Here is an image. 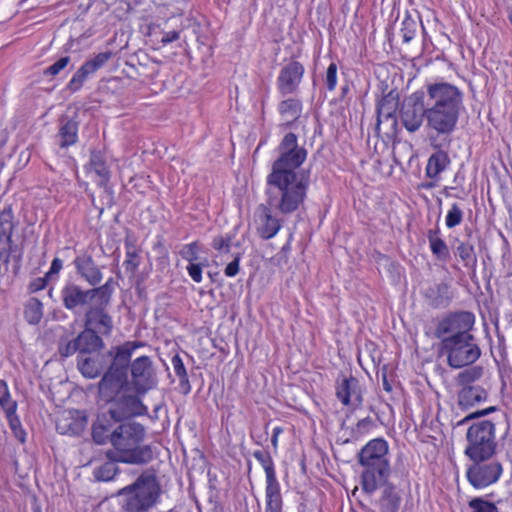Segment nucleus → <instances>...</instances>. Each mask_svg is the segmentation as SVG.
<instances>
[{"label":"nucleus","instance_id":"1","mask_svg":"<svg viewBox=\"0 0 512 512\" xmlns=\"http://www.w3.org/2000/svg\"><path fill=\"white\" fill-rule=\"evenodd\" d=\"M278 157L266 177L268 204L282 215L300 210L310 186L308 172L298 170L307 158V150L298 144L294 133L286 134L277 147Z\"/></svg>","mask_w":512,"mask_h":512},{"label":"nucleus","instance_id":"2","mask_svg":"<svg viewBox=\"0 0 512 512\" xmlns=\"http://www.w3.org/2000/svg\"><path fill=\"white\" fill-rule=\"evenodd\" d=\"M426 128L438 136L451 135L464 110L463 93L448 82L426 85Z\"/></svg>","mask_w":512,"mask_h":512},{"label":"nucleus","instance_id":"3","mask_svg":"<svg viewBox=\"0 0 512 512\" xmlns=\"http://www.w3.org/2000/svg\"><path fill=\"white\" fill-rule=\"evenodd\" d=\"M146 431L138 422L129 421L114 428L111 438L112 449L107 457L113 462L144 464L152 459V450L143 441Z\"/></svg>","mask_w":512,"mask_h":512},{"label":"nucleus","instance_id":"4","mask_svg":"<svg viewBox=\"0 0 512 512\" xmlns=\"http://www.w3.org/2000/svg\"><path fill=\"white\" fill-rule=\"evenodd\" d=\"M388 453L389 445L383 438L370 440L359 451L361 487L365 493L372 494L387 482L391 472Z\"/></svg>","mask_w":512,"mask_h":512},{"label":"nucleus","instance_id":"5","mask_svg":"<svg viewBox=\"0 0 512 512\" xmlns=\"http://www.w3.org/2000/svg\"><path fill=\"white\" fill-rule=\"evenodd\" d=\"M125 512H148L158 501L160 487L152 474H142L137 480L118 491Z\"/></svg>","mask_w":512,"mask_h":512},{"label":"nucleus","instance_id":"6","mask_svg":"<svg viewBox=\"0 0 512 512\" xmlns=\"http://www.w3.org/2000/svg\"><path fill=\"white\" fill-rule=\"evenodd\" d=\"M465 454L471 460H488L495 452V425L489 420L473 423L466 433Z\"/></svg>","mask_w":512,"mask_h":512},{"label":"nucleus","instance_id":"7","mask_svg":"<svg viewBox=\"0 0 512 512\" xmlns=\"http://www.w3.org/2000/svg\"><path fill=\"white\" fill-rule=\"evenodd\" d=\"M443 349L448 353V364L453 368H461L474 363L480 357V349L472 336L464 338H443Z\"/></svg>","mask_w":512,"mask_h":512},{"label":"nucleus","instance_id":"8","mask_svg":"<svg viewBox=\"0 0 512 512\" xmlns=\"http://www.w3.org/2000/svg\"><path fill=\"white\" fill-rule=\"evenodd\" d=\"M97 295H101L105 303L109 301L107 284L99 288L84 290L73 282H67L61 290L63 305L68 310L87 305Z\"/></svg>","mask_w":512,"mask_h":512},{"label":"nucleus","instance_id":"9","mask_svg":"<svg viewBox=\"0 0 512 512\" xmlns=\"http://www.w3.org/2000/svg\"><path fill=\"white\" fill-rule=\"evenodd\" d=\"M475 322L474 314L471 312H459L443 319L436 330L437 337L441 338H464L472 336L469 332Z\"/></svg>","mask_w":512,"mask_h":512},{"label":"nucleus","instance_id":"10","mask_svg":"<svg viewBox=\"0 0 512 512\" xmlns=\"http://www.w3.org/2000/svg\"><path fill=\"white\" fill-rule=\"evenodd\" d=\"M472 461L474 464L467 470V478L473 487L482 489L499 480L502 466L498 461L491 458Z\"/></svg>","mask_w":512,"mask_h":512},{"label":"nucleus","instance_id":"11","mask_svg":"<svg viewBox=\"0 0 512 512\" xmlns=\"http://www.w3.org/2000/svg\"><path fill=\"white\" fill-rule=\"evenodd\" d=\"M271 207L266 200V204H260L256 207L253 214V226L258 236L264 240H269L277 235L282 227L280 219L273 215ZM275 211H277L274 208Z\"/></svg>","mask_w":512,"mask_h":512},{"label":"nucleus","instance_id":"12","mask_svg":"<svg viewBox=\"0 0 512 512\" xmlns=\"http://www.w3.org/2000/svg\"><path fill=\"white\" fill-rule=\"evenodd\" d=\"M98 391L101 400L116 402L124 392L130 391L127 374L108 369L99 382Z\"/></svg>","mask_w":512,"mask_h":512},{"label":"nucleus","instance_id":"13","mask_svg":"<svg viewBox=\"0 0 512 512\" xmlns=\"http://www.w3.org/2000/svg\"><path fill=\"white\" fill-rule=\"evenodd\" d=\"M131 375L136 393L144 395L157 384L152 362L149 357L141 356L131 364Z\"/></svg>","mask_w":512,"mask_h":512},{"label":"nucleus","instance_id":"14","mask_svg":"<svg viewBox=\"0 0 512 512\" xmlns=\"http://www.w3.org/2000/svg\"><path fill=\"white\" fill-rule=\"evenodd\" d=\"M111 57L112 53L106 51L98 53L93 58L85 61L68 82V89L73 92L78 91L83 86L84 82L101 69Z\"/></svg>","mask_w":512,"mask_h":512},{"label":"nucleus","instance_id":"15","mask_svg":"<svg viewBox=\"0 0 512 512\" xmlns=\"http://www.w3.org/2000/svg\"><path fill=\"white\" fill-rule=\"evenodd\" d=\"M139 394L124 392L115 402L116 408L110 410L111 418L120 421L130 416H141L148 413V408L142 403Z\"/></svg>","mask_w":512,"mask_h":512},{"label":"nucleus","instance_id":"16","mask_svg":"<svg viewBox=\"0 0 512 512\" xmlns=\"http://www.w3.org/2000/svg\"><path fill=\"white\" fill-rule=\"evenodd\" d=\"M304 67L297 61L286 64L277 77V88L283 95L293 94L297 91L303 75Z\"/></svg>","mask_w":512,"mask_h":512},{"label":"nucleus","instance_id":"17","mask_svg":"<svg viewBox=\"0 0 512 512\" xmlns=\"http://www.w3.org/2000/svg\"><path fill=\"white\" fill-rule=\"evenodd\" d=\"M87 415L84 411L67 409L59 413L56 429L64 435H79L87 426Z\"/></svg>","mask_w":512,"mask_h":512},{"label":"nucleus","instance_id":"18","mask_svg":"<svg viewBox=\"0 0 512 512\" xmlns=\"http://www.w3.org/2000/svg\"><path fill=\"white\" fill-rule=\"evenodd\" d=\"M336 396L345 406L358 408L362 405V391L359 382L354 377H343L336 384Z\"/></svg>","mask_w":512,"mask_h":512},{"label":"nucleus","instance_id":"19","mask_svg":"<svg viewBox=\"0 0 512 512\" xmlns=\"http://www.w3.org/2000/svg\"><path fill=\"white\" fill-rule=\"evenodd\" d=\"M85 326L102 335H110L113 321L102 306H92L85 314Z\"/></svg>","mask_w":512,"mask_h":512},{"label":"nucleus","instance_id":"20","mask_svg":"<svg viewBox=\"0 0 512 512\" xmlns=\"http://www.w3.org/2000/svg\"><path fill=\"white\" fill-rule=\"evenodd\" d=\"M143 346L141 342L128 341L120 346L112 348L107 356L112 358L110 370L127 374V366L132 354L138 347Z\"/></svg>","mask_w":512,"mask_h":512},{"label":"nucleus","instance_id":"21","mask_svg":"<svg viewBox=\"0 0 512 512\" xmlns=\"http://www.w3.org/2000/svg\"><path fill=\"white\" fill-rule=\"evenodd\" d=\"M103 345L102 339L99 337L98 332L86 328L85 331L80 333L78 337L67 345L66 355L75 351H80L81 354H86L92 350H96Z\"/></svg>","mask_w":512,"mask_h":512},{"label":"nucleus","instance_id":"22","mask_svg":"<svg viewBox=\"0 0 512 512\" xmlns=\"http://www.w3.org/2000/svg\"><path fill=\"white\" fill-rule=\"evenodd\" d=\"M74 265L82 278H84L90 285H98L102 280V272L95 264L93 258L89 254L78 255L74 259Z\"/></svg>","mask_w":512,"mask_h":512},{"label":"nucleus","instance_id":"23","mask_svg":"<svg viewBox=\"0 0 512 512\" xmlns=\"http://www.w3.org/2000/svg\"><path fill=\"white\" fill-rule=\"evenodd\" d=\"M90 173L94 175L95 181L104 186L110 179V171L106 164L103 154L100 151H93L91 153L89 162Z\"/></svg>","mask_w":512,"mask_h":512},{"label":"nucleus","instance_id":"24","mask_svg":"<svg viewBox=\"0 0 512 512\" xmlns=\"http://www.w3.org/2000/svg\"><path fill=\"white\" fill-rule=\"evenodd\" d=\"M424 119L426 120V107L421 108L414 104L405 107L402 112V123L409 132L419 130Z\"/></svg>","mask_w":512,"mask_h":512},{"label":"nucleus","instance_id":"25","mask_svg":"<svg viewBox=\"0 0 512 512\" xmlns=\"http://www.w3.org/2000/svg\"><path fill=\"white\" fill-rule=\"evenodd\" d=\"M487 398V392L480 386H466L458 396V404L463 409L473 407Z\"/></svg>","mask_w":512,"mask_h":512},{"label":"nucleus","instance_id":"26","mask_svg":"<svg viewBox=\"0 0 512 512\" xmlns=\"http://www.w3.org/2000/svg\"><path fill=\"white\" fill-rule=\"evenodd\" d=\"M282 498L280 486L275 477L266 479V512H281Z\"/></svg>","mask_w":512,"mask_h":512},{"label":"nucleus","instance_id":"27","mask_svg":"<svg viewBox=\"0 0 512 512\" xmlns=\"http://www.w3.org/2000/svg\"><path fill=\"white\" fill-rule=\"evenodd\" d=\"M449 164L450 159L447 153L443 151L433 153L429 157L426 165V176L434 179L435 181H438L440 174L448 167Z\"/></svg>","mask_w":512,"mask_h":512},{"label":"nucleus","instance_id":"28","mask_svg":"<svg viewBox=\"0 0 512 512\" xmlns=\"http://www.w3.org/2000/svg\"><path fill=\"white\" fill-rule=\"evenodd\" d=\"M278 111L283 124L290 125L300 117L302 103L297 99L289 98L279 103Z\"/></svg>","mask_w":512,"mask_h":512},{"label":"nucleus","instance_id":"29","mask_svg":"<svg viewBox=\"0 0 512 512\" xmlns=\"http://www.w3.org/2000/svg\"><path fill=\"white\" fill-rule=\"evenodd\" d=\"M14 229L13 213L11 209H5L0 213V246L10 249Z\"/></svg>","mask_w":512,"mask_h":512},{"label":"nucleus","instance_id":"30","mask_svg":"<svg viewBox=\"0 0 512 512\" xmlns=\"http://www.w3.org/2000/svg\"><path fill=\"white\" fill-rule=\"evenodd\" d=\"M113 430L114 428H112L107 417L105 415L99 416L92 426L93 440L99 445L105 444L108 441L111 443Z\"/></svg>","mask_w":512,"mask_h":512},{"label":"nucleus","instance_id":"31","mask_svg":"<svg viewBox=\"0 0 512 512\" xmlns=\"http://www.w3.org/2000/svg\"><path fill=\"white\" fill-rule=\"evenodd\" d=\"M78 368L82 375L86 378H96L103 369V365L98 357H86L81 354L78 360Z\"/></svg>","mask_w":512,"mask_h":512},{"label":"nucleus","instance_id":"32","mask_svg":"<svg viewBox=\"0 0 512 512\" xmlns=\"http://www.w3.org/2000/svg\"><path fill=\"white\" fill-rule=\"evenodd\" d=\"M428 241L431 252L441 261H447L450 252L447 244L440 238L439 230H430L428 232Z\"/></svg>","mask_w":512,"mask_h":512},{"label":"nucleus","instance_id":"33","mask_svg":"<svg viewBox=\"0 0 512 512\" xmlns=\"http://www.w3.org/2000/svg\"><path fill=\"white\" fill-rule=\"evenodd\" d=\"M24 315L30 324H38L43 317L42 303L36 298L29 299L25 305Z\"/></svg>","mask_w":512,"mask_h":512},{"label":"nucleus","instance_id":"34","mask_svg":"<svg viewBox=\"0 0 512 512\" xmlns=\"http://www.w3.org/2000/svg\"><path fill=\"white\" fill-rule=\"evenodd\" d=\"M0 406L3 408L7 416L16 413L17 404L11 398L9 388L4 380H0Z\"/></svg>","mask_w":512,"mask_h":512},{"label":"nucleus","instance_id":"35","mask_svg":"<svg viewBox=\"0 0 512 512\" xmlns=\"http://www.w3.org/2000/svg\"><path fill=\"white\" fill-rule=\"evenodd\" d=\"M61 146L67 147L77 141V125L75 122L68 121L60 128Z\"/></svg>","mask_w":512,"mask_h":512},{"label":"nucleus","instance_id":"36","mask_svg":"<svg viewBox=\"0 0 512 512\" xmlns=\"http://www.w3.org/2000/svg\"><path fill=\"white\" fill-rule=\"evenodd\" d=\"M395 112V104L389 99H382L377 106V126L384 120H392Z\"/></svg>","mask_w":512,"mask_h":512},{"label":"nucleus","instance_id":"37","mask_svg":"<svg viewBox=\"0 0 512 512\" xmlns=\"http://www.w3.org/2000/svg\"><path fill=\"white\" fill-rule=\"evenodd\" d=\"M456 254L464 262L465 266H474L476 264L474 248L471 244L461 242L456 248Z\"/></svg>","mask_w":512,"mask_h":512},{"label":"nucleus","instance_id":"38","mask_svg":"<svg viewBox=\"0 0 512 512\" xmlns=\"http://www.w3.org/2000/svg\"><path fill=\"white\" fill-rule=\"evenodd\" d=\"M463 220V211L458 204L451 205L445 217V224L448 228H454L461 224Z\"/></svg>","mask_w":512,"mask_h":512},{"label":"nucleus","instance_id":"39","mask_svg":"<svg viewBox=\"0 0 512 512\" xmlns=\"http://www.w3.org/2000/svg\"><path fill=\"white\" fill-rule=\"evenodd\" d=\"M254 457L262 464L265 474H266V479L275 477L273 461L267 453H264L261 451H256L254 453Z\"/></svg>","mask_w":512,"mask_h":512},{"label":"nucleus","instance_id":"40","mask_svg":"<svg viewBox=\"0 0 512 512\" xmlns=\"http://www.w3.org/2000/svg\"><path fill=\"white\" fill-rule=\"evenodd\" d=\"M469 506L473 512H498L495 504L481 498L472 499L469 502Z\"/></svg>","mask_w":512,"mask_h":512},{"label":"nucleus","instance_id":"41","mask_svg":"<svg viewBox=\"0 0 512 512\" xmlns=\"http://www.w3.org/2000/svg\"><path fill=\"white\" fill-rule=\"evenodd\" d=\"M116 474L114 463H105L95 471V477L99 481H110Z\"/></svg>","mask_w":512,"mask_h":512},{"label":"nucleus","instance_id":"42","mask_svg":"<svg viewBox=\"0 0 512 512\" xmlns=\"http://www.w3.org/2000/svg\"><path fill=\"white\" fill-rule=\"evenodd\" d=\"M180 254L183 259L187 260L190 263L196 261L199 257V245L197 242H192L190 244H186L180 251Z\"/></svg>","mask_w":512,"mask_h":512},{"label":"nucleus","instance_id":"43","mask_svg":"<svg viewBox=\"0 0 512 512\" xmlns=\"http://www.w3.org/2000/svg\"><path fill=\"white\" fill-rule=\"evenodd\" d=\"M232 236L229 234L217 236L212 241V247L220 253H228L230 250Z\"/></svg>","mask_w":512,"mask_h":512},{"label":"nucleus","instance_id":"44","mask_svg":"<svg viewBox=\"0 0 512 512\" xmlns=\"http://www.w3.org/2000/svg\"><path fill=\"white\" fill-rule=\"evenodd\" d=\"M70 63V57L65 56L57 60L54 64L47 67L43 74L45 76H56L58 75L62 70H64L68 64Z\"/></svg>","mask_w":512,"mask_h":512},{"label":"nucleus","instance_id":"45","mask_svg":"<svg viewBox=\"0 0 512 512\" xmlns=\"http://www.w3.org/2000/svg\"><path fill=\"white\" fill-rule=\"evenodd\" d=\"M404 42H409L415 37L416 23L412 19H405L400 30Z\"/></svg>","mask_w":512,"mask_h":512},{"label":"nucleus","instance_id":"46","mask_svg":"<svg viewBox=\"0 0 512 512\" xmlns=\"http://www.w3.org/2000/svg\"><path fill=\"white\" fill-rule=\"evenodd\" d=\"M7 417L9 419L10 427H11L15 437L20 442H22V443L25 442L26 433L22 429L20 421H19L18 417L16 416V413L12 414L11 416H7Z\"/></svg>","mask_w":512,"mask_h":512},{"label":"nucleus","instance_id":"47","mask_svg":"<svg viewBox=\"0 0 512 512\" xmlns=\"http://www.w3.org/2000/svg\"><path fill=\"white\" fill-rule=\"evenodd\" d=\"M325 83L327 88L332 91L335 89L337 85V65L335 63H331L326 72Z\"/></svg>","mask_w":512,"mask_h":512},{"label":"nucleus","instance_id":"48","mask_svg":"<svg viewBox=\"0 0 512 512\" xmlns=\"http://www.w3.org/2000/svg\"><path fill=\"white\" fill-rule=\"evenodd\" d=\"M172 366L175 374L181 379V381L188 382L187 372L184 363L178 355H175L172 358Z\"/></svg>","mask_w":512,"mask_h":512},{"label":"nucleus","instance_id":"49","mask_svg":"<svg viewBox=\"0 0 512 512\" xmlns=\"http://www.w3.org/2000/svg\"><path fill=\"white\" fill-rule=\"evenodd\" d=\"M435 288H436L437 292L440 294V296L435 297L432 300V304L434 306L446 305L449 301V297L446 296V294L448 293V286L446 284H438V285H436Z\"/></svg>","mask_w":512,"mask_h":512},{"label":"nucleus","instance_id":"50","mask_svg":"<svg viewBox=\"0 0 512 512\" xmlns=\"http://www.w3.org/2000/svg\"><path fill=\"white\" fill-rule=\"evenodd\" d=\"M187 272L194 282H202V267L200 264L190 263L187 266Z\"/></svg>","mask_w":512,"mask_h":512},{"label":"nucleus","instance_id":"51","mask_svg":"<svg viewBox=\"0 0 512 512\" xmlns=\"http://www.w3.org/2000/svg\"><path fill=\"white\" fill-rule=\"evenodd\" d=\"M240 255L237 254L234 259L226 266L224 273L227 277H234L239 272Z\"/></svg>","mask_w":512,"mask_h":512},{"label":"nucleus","instance_id":"52","mask_svg":"<svg viewBox=\"0 0 512 512\" xmlns=\"http://www.w3.org/2000/svg\"><path fill=\"white\" fill-rule=\"evenodd\" d=\"M126 269L134 272L139 266V257L135 252H127L125 260Z\"/></svg>","mask_w":512,"mask_h":512},{"label":"nucleus","instance_id":"53","mask_svg":"<svg viewBox=\"0 0 512 512\" xmlns=\"http://www.w3.org/2000/svg\"><path fill=\"white\" fill-rule=\"evenodd\" d=\"M63 268V262L60 258H54L49 271L45 274L46 278L51 279L53 276H57Z\"/></svg>","mask_w":512,"mask_h":512},{"label":"nucleus","instance_id":"54","mask_svg":"<svg viewBox=\"0 0 512 512\" xmlns=\"http://www.w3.org/2000/svg\"><path fill=\"white\" fill-rule=\"evenodd\" d=\"M482 374V369L479 367H473L471 369L466 370L461 374V377L464 381H474L478 379Z\"/></svg>","mask_w":512,"mask_h":512},{"label":"nucleus","instance_id":"55","mask_svg":"<svg viewBox=\"0 0 512 512\" xmlns=\"http://www.w3.org/2000/svg\"><path fill=\"white\" fill-rule=\"evenodd\" d=\"M495 408L494 407H490L488 409H484V410H481V411H478V412H475V413H471L469 415H467L464 419H462L461 421L458 422L457 425H462L464 423H466L468 420L472 419V418H475V417H478V416H483V415H486L488 414L489 412L491 411H494Z\"/></svg>","mask_w":512,"mask_h":512},{"label":"nucleus","instance_id":"56","mask_svg":"<svg viewBox=\"0 0 512 512\" xmlns=\"http://www.w3.org/2000/svg\"><path fill=\"white\" fill-rule=\"evenodd\" d=\"M179 39V32L177 31H168V32H165L162 39H161V42L162 44L166 45V44H169L171 42H174L176 40Z\"/></svg>","mask_w":512,"mask_h":512},{"label":"nucleus","instance_id":"57","mask_svg":"<svg viewBox=\"0 0 512 512\" xmlns=\"http://www.w3.org/2000/svg\"><path fill=\"white\" fill-rule=\"evenodd\" d=\"M47 279L45 276L43 278H38L34 282L30 284V290L33 292L39 291L43 288H45Z\"/></svg>","mask_w":512,"mask_h":512},{"label":"nucleus","instance_id":"58","mask_svg":"<svg viewBox=\"0 0 512 512\" xmlns=\"http://www.w3.org/2000/svg\"><path fill=\"white\" fill-rule=\"evenodd\" d=\"M283 432V429L279 426L274 427L272 431L271 443L274 448L278 446V437Z\"/></svg>","mask_w":512,"mask_h":512},{"label":"nucleus","instance_id":"59","mask_svg":"<svg viewBox=\"0 0 512 512\" xmlns=\"http://www.w3.org/2000/svg\"><path fill=\"white\" fill-rule=\"evenodd\" d=\"M371 425H372V420L367 417V418H364V419L360 420L357 423V429L359 431L368 430Z\"/></svg>","mask_w":512,"mask_h":512},{"label":"nucleus","instance_id":"60","mask_svg":"<svg viewBox=\"0 0 512 512\" xmlns=\"http://www.w3.org/2000/svg\"><path fill=\"white\" fill-rule=\"evenodd\" d=\"M509 19H510V21H511V23H512V10L510 11Z\"/></svg>","mask_w":512,"mask_h":512}]
</instances>
